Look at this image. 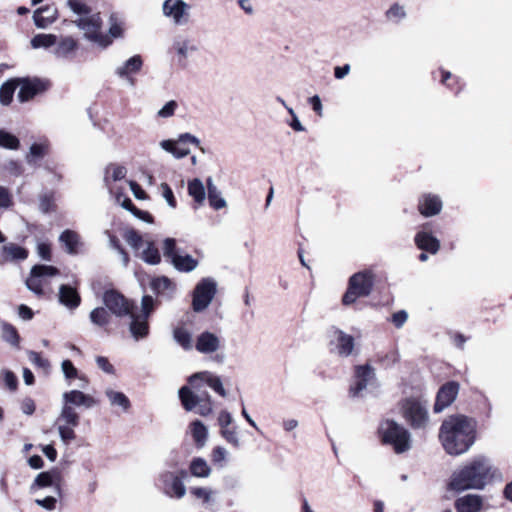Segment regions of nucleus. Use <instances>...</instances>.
Wrapping results in <instances>:
<instances>
[{"instance_id":"obj_1","label":"nucleus","mask_w":512,"mask_h":512,"mask_svg":"<svg viewBox=\"0 0 512 512\" xmlns=\"http://www.w3.org/2000/svg\"><path fill=\"white\" fill-rule=\"evenodd\" d=\"M475 438L476 424L464 415L449 416L441 424L439 439L449 455L458 456L467 452Z\"/></svg>"},{"instance_id":"obj_2","label":"nucleus","mask_w":512,"mask_h":512,"mask_svg":"<svg viewBox=\"0 0 512 512\" xmlns=\"http://www.w3.org/2000/svg\"><path fill=\"white\" fill-rule=\"evenodd\" d=\"M490 461L479 456L451 475L448 489L462 492L469 489H483L491 473Z\"/></svg>"},{"instance_id":"obj_3","label":"nucleus","mask_w":512,"mask_h":512,"mask_svg":"<svg viewBox=\"0 0 512 512\" xmlns=\"http://www.w3.org/2000/svg\"><path fill=\"white\" fill-rule=\"evenodd\" d=\"M189 386H182L178 395L186 411H195L201 416L209 415L212 408L211 396L205 389L206 385L199 372L188 378Z\"/></svg>"},{"instance_id":"obj_4","label":"nucleus","mask_w":512,"mask_h":512,"mask_svg":"<svg viewBox=\"0 0 512 512\" xmlns=\"http://www.w3.org/2000/svg\"><path fill=\"white\" fill-rule=\"evenodd\" d=\"M378 435L382 444L391 446L397 454L407 452L412 447L410 432L394 420L385 419L381 421L378 427Z\"/></svg>"},{"instance_id":"obj_5","label":"nucleus","mask_w":512,"mask_h":512,"mask_svg":"<svg viewBox=\"0 0 512 512\" xmlns=\"http://www.w3.org/2000/svg\"><path fill=\"white\" fill-rule=\"evenodd\" d=\"M74 23L83 32L84 38L88 41L102 48L111 45L112 39L102 32L103 22L99 12L79 17Z\"/></svg>"},{"instance_id":"obj_6","label":"nucleus","mask_w":512,"mask_h":512,"mask_svg":"<svg viewBox=\"0 0 512 512\" xmlns=\"http://www.w3.org/2000/svg\"><path fill=\"white\" fill-rule=\"evenodd\" d=\"M374 285V275L371 271H362L353 274L348 283V289L343 295L344 305H350L356 302L358 298L367 297L372 292Z\"/></svg>"},{"instance_id":"obj_7","label":"nucleus","mask_w":512,"mask_h":512,"mask_svg":"<svg viewBox=\"0 0 512 512\" xmlns=\"http://www.w3.org/2000/svg\"><path fill=\"white\" fill-rule=\"evenodd\" d=\"M402 414L414 429L425 430L429 424L428 403L417 398H407L402 402Z\"/></svg>"},{"instance_id":"obj_8","label":"nucleus","mask_w":512,"mask_h":512,"mask_svg":"<svg viewBox=\"0 0 512 512\" xmlns=\"http://www.w3.org/2000/svg\"><path fill=\"white\" fill-rule=\"evenodd\" d=\"M58 274L59 269L54 266L44 264L34 265L25 281L26 287L37 297L41 298L46 294V288L50 285L49 278Z\"/></svg>"},{"instance_id":"obj_9","label":"nucleus","mask_w":512,"mask_h":512,"mask_svg":"<svg viewBox=\"0 0 512 512\" xmlns=\"http://www.w3.org/2000/svg\"><path fill=\"white\" fill-rule=\"evenodd\" d=\"M79 422L80 416L74 407L63 404L55 425H57L60 439L64 444L68 445L76 438L74 429L79 425Z\"/></svg>"},{"instance_id":"obj_10","label":"nucleus","mask_w":512,"mask_h":512,"mask_svg":"<svg viewBox=\"0 0 512 512\" xmlns=\"http://www.w3.org/2000/svg\"><path fill=\"white\" fill-rule=\"evenodd\" d=\"M217 292V283L207 277L201 279L194 288L192 295V309L196 313L206 310Z\"/></svg>"},{"instance_id":"obj_11","label":"nucleus","mask_w":512,"mask_h":512,"mask_svg":"<svg viewBox=\"0 0 512 512\" xmlns=\"http://www.w3.org/2000/svg\"><path fill=\"white\" fill-rule=\"evenodd\" d=\"M163 254L168 258L173 267L179 272H191L198 266V260L188 254H180L176 248V240L174 238H166L163 241Z\"/></svg>"},{"instance_id":"obj_12","label":"nucleus","mask_w":512,"mask_h":512,"mask_svg":"<svg viewBox=\"0 0 512 512\" xmlns=\"http://www.w3.org/2000/svg\"><path fill=\"white\" fill-rule=\"evenodd\" d=\"M103 303L110 313L119 318L132 315V312L136 308L133 301H130L114 289L104 292Z\"/></svg>"},{"instance_id":"obj_13","label":"nucleus","mask_w":512,"mask_h":512,"mask_svg":"<svg viewBox=\"0 0 512 512\" xmlns=\"http://www.w3.org/2000/svg\"><path fill=\"white\" fill-rule=\"evenodd\" d=\"M188 476V472L181 469L178 473L166 471L160 474L159 480L162 484L164 493L169 497L181 499L186 494V487L183 483Z\"/></svg>"},{"instance_id":"obj_14","label":"nucleus","mask_w":512,"mask_h":512,"mask_svg":"<svg viewBox=\"0 0 512 512\" xmlns=\"http://www.w3.org/2000/svg\"><path fill=\"white\" fill-rule=\"evenodd\" d=\"M191 6L184 0H165L162 4L163 15L173 24L183 26L190 22Z\"/></svg>"},{"instance_id":"obj_15","label":"nucleus","mask_w":512,"mask_h":512,"mask_svg":"<svg viewBox=\"0 0 512 512\" xmlns=\"http://www.w3.org/2000/svg\"><path fill=\"white\" fill-rule=\"evenodd\" d=\"M328 335L331 351H336L337 354L342 357H348L352 354L354 349L353 336L346 334L334 326L329 329Z\"/></svg>"},{"instance_id":"obj_16","label":"nucleus","mask_w":512,"mask_h":512,"mask_svg":"<svg viewBox=\"0 0 512 512\" xmlns=\"http://www.w3.org/2000/svg\"><path fill=\"white\" fill-rule=\"evenodd\" d=\"M172 49L176 53L178 64L186 66L187 59L199 51V45L193 37L181 34L174 38Z\"/></svg>"},{"instance_id":"obj_17","label":"nucleus","mask_w":512,"mask_h":512,"mask_svg":"<svg viewBox=\"0 0 512 512\" xmlns=\"http://www.w3.org/2000/svg\"><path fill=\"white\" fill-rule=\"evenodd\" d=\"M460 385L458 382L449 381L442 385L437 392L436 401L433 407L435 413H440L449 407L457 398Z\"/></svg>"},{"instance_id":"obj_18","label":"nucleus","mask_w":512,"mask_h":512,"mask_svg":"<svg viewBox=\"0 0 512 512\" xmlns=\"http://www.w3.org/2000/svg\"><path fill=\"white\" fill-rule=\"evenodd\" d=\"M19 79V92L17 98L20 103H25L36 95L44 92L47 89V83L38 78H18Z\"/></svg>"},{"instance_id":"obj_19","label":"nucleus","mask_w":512,"mask_h":512,"mask_svg":"<svg viewBox=\"0 0 512 512\" xmlns=\"http://www.w3.org/2000/svg\"><path fill=\"white\" fill-rule=\"evenodd\" d=\"M143 66V60L140 55H134L126 60L122 65L115 69V74L121 78L127 80V82L133 86L135 84L133 74L138 73Z\"/></svg>"},{"instance_id":"obj_20","label":"nucleus","mask_w":512,"mask_h":512,"mask_svg":"<svg viewBox=\"0 0 512 512\" xmlns=\"http://www.w3.org/2000/svg\"><path fill=\"white\" fill-rule=\"evenodd\" d=\"M58 302L68 310H75L81 304V296L77 287L69 284H62L58 291Z\"/></svg>"},{"instance_id":"obj_21","label":"nucleus","mask_w":512,"mask_h":512,"mask_svg":"<svg viewBox=\"0 0 512 512\" xmlns=\"http://www.w3.org/2000/svg\"><path fill=\"white\" fill-rule=\"evenodd\" d=\"M221 347L220 338L209 331L200 333L196 338L195 348L202 354H212Z\"/></svg>"},{"instance_id":"obj_22","label":"nucleus","mask_w":512,"mask_h":512,"mask_svg":"<svg viewBox=\"0 0 512 512\" xmlns=\"http://www.w3.org/2000/svg\"><path fill=\"white\" fill-rule=\"evenodd\" d=\"M373 377L374 369L369 364L357 366L355 369L356 382L355 385L350 388L351 396H359L360 392L366 389L369 380Z\"/></svg>"},{"instance_id":"obj_23","label":"nucleus","mask_w":512,"mask_h":512,"mask_svg":"<svg viewBox=\"0 0 512 512\" xmlns=\"http://www.w3.org/2000/svg\"><path fill=\"white\" fill-rule=\"evenodd\" d=\"M58 18V10L53 5H46L36 9L33 13L34 24L37 28L45 29Z\"/></svg>"},{"instance_id":"obj_24","label":"nucleus","mask_w":512,"mask_h":512,"mask_svg":"<svg viewBox=\"0 0 512 512\" xmlns=\"http://www.w3.org/2000/svg\"><path fill=\"white\" fill-rule=\"evenodd\" d=\"M454 506L457 512H481L483 497L476 494H467L457 498Z\"/></svg>"},{"instance_id":"obj_25","label":"nucleus","mask_w":512,"mask_h":512,"mask_svg":"<svg viewBox=\"0 0 512 512\" xmlns=\"http://www.w3.org/2000/svg\"><path fill=\"white\" fill-rule=\"evenodd\" d=\"M63 404L64 405H70L73 407L75 406H84L86 408H91L96 405V400L87 394H84L83 392L79 390H71L68 392H65L63 394Z\"/></svg>"},{"instance_id":"obj_26","label":"nucleus","mask_w":512,"mask_h":512,"mask_svg":"<svg viewBox=\"0 0 512 512\" xmlns=\"http://www.w3.org/2000/svg\"><path fill=\"white\" fill-rule=\"evenodd\" d=\"M128 317L131 319L129 330L133 338L135 340L145 338L149 334L148 318L138 315L135 310Z\"/></svg>"},{"instance_id":"obj_27","label":"nucleus","mask_w":512,"mask_h":512,"mask_svg":"<svg viewBox=\"0 0 512 512\" xmlns=\"http://www.w3.org/2000/svg\"><path fill=\"white\" fill-rule=\"evenodd\" d=\"M415 243L419 249L431 254H436L440 249V241L430 232L424 230L415 235Z\"/></svg>"},{"instance_id":"obj_28","label":"nucleus","mask_w":512,"mask_h":512,"mask_svg":"<svg viewBox=\"0 0 512 512\" xmlns=\"http://www.w3.org/2000/svg\"><path fill=\"white\" fill-rule=\"evenodd\" d=\"M77 47V41L71 36L61 37L60 40L57 39L53 54L57 58L67 59L74 54Z\"/></svg>"},{"instance_id":"obj_29","label":"nucleus","mask_w":512,"mask_h":512,"mask_svg":"<svg viewBox=\"0 0 512 512\" xmlns=\"http://www.w3.org/2000/svg\"><path fill=\"white\" fill-rule=\"evenodd\" d=\"M59 241L65 246V251L70 255L78 254L79 248L83 245L80 235L70 229H66L60 234Z\"/></svg>"},{"instance_id":"obj_30","label":"nucleus","mask_w":512,"mask_h":512,"mask_svg":"<svg viewBox=\"0 0 512 512\" xmlns=\"http://www.w3.org/2000/svg\"><path fill=\"white\" fill-rule=\"evenodd\" d=\"M442 208V202L438 196L425 195L419 201V211L422 215L429 217L437 215Z\"/></svg>"},{"instance_id":"obj_31","label":"nucleus","mask_w":512,"mask_h":512,"mask_svg":"<svg viewBox=\"0 0 512 512\" xmlns=\"http://www.w3.org/2000/svg\"><path fill=\"white\" fill-rule=\"evenodd\" d=\"M206 183L208 191V201L210 206L215 210L225 208L227 205L226 200L222 197L221 192L214 184L213 179L209 177L206 180Z\"/></svg>"},{"instance_id":"obj_32","label":"nucleus","mask_w":512,"mask_h":512,"mask_svg":"<svg viewBox=\"0 0 512 512\" xmlns=\"http://www.w3.org/2000/svg\"><path fill=\"white\" fill-rule=\"evenodd\" d=\"M2 253L7 261H22L28 257V251L14 243L4 245L2 247Z\"/></svg>"},{"instance_id":"obj_33","label":"nucleus","mask_w":512,"mask_h":512,"mask_svg":"<svg viewBox=\"0 0 512 512\" xmlns=\"http://www.w3.org/2000/svg\"><path fill=\"white\" fill-rule=\"evenodd\" d=\"M19 86V79L12 78L4 82L0 86V103L3 106H8L13 100V95L16 88Z\"/></svg>"},{"instance_id":"obj_34","label":"nucleus","mask_w":512,"mask_h":512,"mask_svg":"<svg viewBox=\"0 0 512 512\" xmlns=\"http://www.w3.org/2000/svg\"><path fill=\"white\" fill-rule=\"evenodd\" d=\"M199 376H202L206 387H210L222 397L226 396V390L224 389L222 381L219 376L209 371L199 372Z\"/></svg>"},{"instance_id":"obj_35","label":"nucleus","mask_w":512,"mask_h":512,"mask_svg":"<svg viewBox=\"0 0 512 512\" xmlns=\"http://www.w3.org/2000/svg\"><path fill=\"white\" fill-rule=\"evenodd\" d=\"M173 339L184 350L189 351L193 348L192 334L184 327H176L173 330Z\"/></svg>"},{"instance_id":"obj_36","label":"nucleus","mask_w":512,"mask_h":512,"mask_svg":"<svg viewBox=\"0 0 512 512\" xmlns=\"http://www.w3.org/2000/svg\"><path fill=\"white\" fill-rule=\"evenodd\" d=\"M105 395L112 406H119L124 412L129 410L131 403L124 393L114 391L113 389H106Z\"/></svg>"},{"instance_id":"obj_37","label":"nucleus","mask_w":512,"mask_h":512,"mask_svg":"<svg viewBox=\"0 0 512 512\" xmlns=\"http://www.w3.org/2000/svg\"><path fill=\"white\" fill-rule=\"evenodd\" d=\"M190 427L196 446L203 447L208 436V430L206 426L200 420H195L191 423Z\"/></svg>"},{"instance_id":"obj_38","label":"nucleus","mask_w":512,"mask_h":512,"mask_svg":"<svg viewBox=\"0 0 512 512\" xmlns=\"http://www.w3.org/2000/svg\"><path fill=\"white\" fill-rule=\"evenodd\" d=\"M151 289L158 295H170L174 290V284L166 277H158L152 280Z\"/></svg>"},{"instance_id":"obj_39","label":"nucleus","mask_w":512,"mask_h":512,"mask_svg":"<svg viewBox=\"0 0 512 512\" xmlns=\"http://www.w3.org/2000/svg\"><path fill=\"white\" fill-rule=\"evenodd\" d=\"M190 472L194 477L206 478L211 474V468L205 459L197 457L190 463Z\"/></svg>"},{"instance_id":"obj_40","label":"nucleus","mask_w":512,"mask_h":512,"mask_svg":"<svg viewBox=\"0 0 512 512\" xmlns=\"http://www.w3.org/2000/svg\"><path fill=\"white\" fill-rule=\"evenodd\" d=\"M188 193L198 204H202L206 198L205 187L202 181L195 178L188 183Z\"/></svg>"},{"instance_id":"obj_41","label":"nucleus","mask_w":512,"mask_h":512,"mask_svg":"<svg viewBox=\"0 0 512 512\" xmlns=\"http://www.w3.org/2000/svg\"><path fill=\"white\" fill-rule=\"evenodd\" d=\"M57 43V36L54 34H37L31 39V46L34 49H48L54 47Z\"/></svg>"},{"instance_id":"obj_42","label":"nucleus","mask_w":512,"mask_h":512,"mask_svg":"<svg viewBox=\"0 0 512 512\" xmlns=\"http://www.w3.org/2000/svg\"><path fill=\"white\" fill-rule=\"evenodd\" d=\"M141 259L150 265H157L161 261V256L158 248L153 242L147 241L146 248L142 251Z\"/></svg>"},{"instance_id":"obj_43","label":"nucleus","mask_w":512,"mask_h":512,"mask_svg":"<svg viewBox=\"0 0 512 512\" xmlns=\"http://www.w3.org/2000/svg\"><path fill=\"white\" fill-rule=\"evenodd\" d=\"M90 320L97 326H105L110 322V314L107 308L97 307L90 312Z\"/></svg>"},{"instance_id":"obj_44","label":"nucleus","mask_w":512,"mask_h":512,"mask_svg":"<svg viewBox=\"0 0 512 512\" xmlns=\"http://www.w3.org/2000/svg\"><path fill=\"white\" fill-rule=\"evenodd\" d=\"M20 146V140L12 133L0 130V147L8 150H17Z\"/></svg>"},{"instance_id":"obj_45","label":"nucleus","mask_w":512,"mask_h":512,"mask_svg":"<svg viewBox=\"0 0 512 512\" xmlns=\"http://www.w3.org/2000/svg\"><path fill=\"white\" fill-rule=\"evenodd\" d=\"M2 338L5 342L9 343L14 347H19L20 337L16 328L9 324L3 323L2 325Z\"/></svg>"},{"instance_id":"obj_46","label":"nucleus","mask_w":512,"mask_h":512,"mask_svg":"<svg viewBox=\"0 0 512 512\" xmlns=\"http://www.w3.org/2000/svg\"><path fill=\"white\" fill-rule=\"evenodd\" d=\"M69 9L77 14L79 17H84L92 13V9L83 0H67L66 2Z\"/></svg>"},{"instance_id":"obj_47","label":"nucleus","mask_w":512,"mask_h":512,"mask_svg":"<svg viewBox=\"0 0 512 512\" xmlns=\"http://www.w3.org/2000/svg\"><path fill=\"white\" fill-rule=\"evenodd\" d=\"M109 38H121L123 36V22L118 18L116 14H111L109 18Z\"/></svg>"},{"instance_id":"obj_48","label":"nucleus","mask_w":512,"mask_h":512,"mask_svg":"<svg viewBox=\"0 0 512 512\" xmlns=\"http://www.w3.org/2000/svg\"><path fill=\"white\" fill-rule=\"evenodd\" d=\"M111 172V178L113 181H118L123 179L126 176L127 170L124 166L117 164H110L106 167L105 170V181H108V175Z\"/></svg>"},{"instance_id":"obj_49","label":"nucleus","mask_w":512,"mask_h":512,"mask_svg":"<svg viewBox=\"0 0 512 512\" xmlns=\"http://www.w3.org/2000/svg\"><path fill=\"white\" fill-rule=\"evenodd\" d=\"M124 237L128 245L135 250L140 249L143 244L142 236L133 229L128 230Z\"/></svg>"},{"instance_id":"obj_50","label":"nucleus","mask_w":512,"mask_h":512,"mask_svg":"<svg viewBox=\"0 0 512 512\" xmlns=\"http://www.w3.org/2000/svg\"><path fill=\"white\" fill-rule=\"evenodd\" d=\"M221 436L230 444H232L234 447H239L240 440L238 437V432L236 427L232 428H225L223 430H220Z\"/></svg>"},{"instance_id":"obj_51","label":"nucleus","mask_w":512,"mask_h":512,"mask_svg":"<svg viewBox=\"0 0 512 512\" xmlns=\"http://www.w3.org/2000/svg\"><path fill=\"white\" fill-rule=\"evenodd\" d=\"M46 146L40 143H33L30 146L29 154L26 156V160L31 164L34 158H42L45 154Z\"/></svg>"},{"instance_id":"obj_52","label":"nucleus","mask_w":512,"mask_h":512,"mask_svg":"<svg viewBox=\"0 0 512 512\" xmlns=\"http://www.w3.org/2000/svg\"><path fill=\"white\" fill-rule=\"evenodd\" d=\"M13 206V196L8 188L0 186V210H7Z\"/></svg>"},{"instance_id":"obj_53","label":"nucleus","mask_w":512,"mask_h":512,"mask_svg":"<svg viewBox=\"0 0 512 512\" xmlns=\"http://www.w3.org/2000/svg\"><path fill=\"white\" fill-rule=\"evenodd\" d=\"M386 17L390 20L400 21L406 17V12L403 6L395 3L387 10Z\"/></svg>"},{"instance_id":"obj_54","label":"nucleus","mask_w":512,"mask_h":512,"mask_svg":"<svg viewBox=\"0 0 512 512\" xmlns=\"http://www.w3.org/2000/svg\"><path fill=\"white\" fill-rule=\"evenodd\" d=\"M28 358L32 364L47 371L50 367L49 361L41 357V355L35 351L28 352Z\"/></svg>"},{"instance_id":"obj_55","label":"nucleus","mask_w":512,"mask_h":512,"mask_svg":"<svg viewBox=\"0 0 512 512\" xmlns=\"http://www.w3.org/2000/svg\"><path fill=\"white\" fill-rule=\"evenodd\" d=\"M177 108L178 103L175 100H170L157 112V116L160 118H170L174 115Z\"/></svg>"},{"instance_id":"obj_56","label":"nucleus","mask_w":512,"mask_h":512,"mask_svg":"<svg viewBox=\"0 0 512 512\" xmlns=\"http://www.w3.org/2000/svg\"><path fill=\"white\" fill-rule=\"evenodd\" d=\"M153 308L154 299L149 295H145L142 297L141 300V313L139 315L145 318H149L150 314L153 311Z\"/></svg>"},{"instance_id":"obj_57","label":"nucleus","mask_w":512,"mask_h":512,"mask_svg":"<svg viewBox=\"0 0 512 512\" xmlns=\"http://www.w3.org/2000/svg\"><path fill=\"white\" fill-rule=\"evenodd\" d=\"M53 484V476L50 472H41L38 474L34 480L32 488L34 486L37 487H47Z\"/></svg>"},{"instance_id":"obj_58","label":"nucleus","mask_w":512,"mask_h":512,"mask_svg":"<svg viewBox=\"0 0 512 512\" xmlns=\"http://www.w3.org/2000/svg\"><path fill=\"white\" fill-rule=\"evenodd\" d=\"M160 188L162 190V196L166 200L167 204L171 208H175L176 207V199L174 197L173 191L170 188V186L167 183H162L160 185Z\"/></svg>"},{"instance_id":"obj_59","label":"nucleus","mask_w":512,"mask_h":512,"mask_svg":"<svg viewBox=\"0 0 512 512\" xmlns=\"http://www.w3.org/2000/svg\"><path fill=\"white\" fill-rule=\"evenodd\" d=\"M62 371L67 379L76 378L78 371L70 360H64L61 364Z\"/></svg>"},{"instance_id":"obj_60","label":"nucleus","mask_w":512,"mask_h":512,"mask_svg":"<svg viewBox=\"0 0 512 512\" xmlns=\"http://www.w3.org/2000/svg\"><path fill=\"white\" fill-rule=\"evenodd\" d=\"M190 492L196 498L203 499L204 502H209L212 495V491L210 489L203 487L191 488Z\"/></svg>"},{"instance_id":"obj_61","label":"nucleus","mask_w":512,"mask_h":512,"mask_svg":"<svg viewBox=\"0 0 512 512\" xmlns=\"http://www.w3.org/2000/svg\"><path fill=\"white\" fill-rule=\"evenodd\" d=\"M35 503L38 506L51 511L56 508L57 499L53 496H47L44 499H36Z\"/></svg>"},{"instance_id":"obj_62","label":"nucleus","mask_w":512,"mask_h":512,"mask_svg":"<svg viewBox=\"0 0 512 512\" xmlns=\"http://www.w3.org/2000/svg\"><path fill=\"white\" fill-rule=\"evenodd\" d=\"M5 170L12 176L18 177L23 173L21 164L17 161L10 160L5 165Z\"/></svg>"},{"instance_id":"obj_63","label":"nucleus","mask_w":512,"mask_h":512,"mask_svg":"<svg viewBox=\"0 0 512 512\" xmlns=\"http://www.w3.org/2000/svg\"><path fill=\"white\" fill-rule=\"evenodd\" d=\"M97 366L107 374H114L115 369L113 365L104 356L96 357Z\"/></svg>"},{"instance_id":"obj_64","label":"nucleus","mask_w":512,"mask_h":512,"mask_svg":"<svg viewBox=\"0 0 512 512\" xmlns=\"http://www.w3.org/2000/svg\"><path fill=\"white\" fill-rule=\"evenodd\" d=\"M233 422V417L228 411H221L218 416V424L221 430L228 428Z\"/></svg>"}]
</instances>
